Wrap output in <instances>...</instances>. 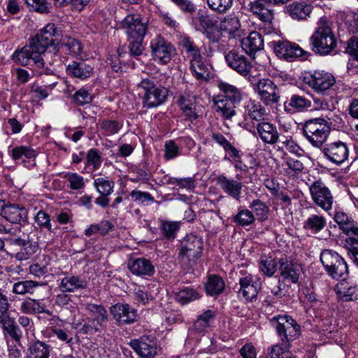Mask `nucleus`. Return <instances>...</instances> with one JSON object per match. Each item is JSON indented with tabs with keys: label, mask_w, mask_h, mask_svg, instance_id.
Instances as JSON below:
<instances>
[{
	"label": "nucleus",
	"mask_w": 358,
	"mask_h": 358,
	"mask_svg": "<svg viewBox=\"0 0 358 358\" xmlns=\"http://www.w3.org/2000/svg\"><path fill=\"white\" fill-rule=\"evenodd\" d=\"M241 100V90L236 86L225 83V119L236 114V108Z\"/></svg>",
	"instance_id": "nucleus-18"
},
{
	"label": "nucleus",
	"mask_w": 358,
	"mask_h": 358,
	"mask_svg": "<svg viewBox=\"0 0 358 358\" xmlns=\"http://www.w3.org/2000/svg\"><path fill=\"white\" fill-rule=\"evenodd\" d=\"M202 238L194 234L187 235L182 241L178 258L187 268L192 267L201 257L203 250Z\"/></svg>",
	"instance_id": "nucleus-5"
},
{
	"label": "nucleus",
	"mask_w": 358,
	"mask_h": 358,
	"mask_svg": "<svg viewBox=\"0 0 358 358\" xmlns=\"http://www.w3.org/2000/svg\"><path fill=\"white\" fill-rule=\"evenodd\" d=\"M66 70L69 75L82 80L90 78L93 73V68L84 61L73 62Z\"/></svg>",
	"instance_id": "nucleus-32"
},
{
	"label": "nucleus",
	"mask_w": 358,
	"mask_h": 358,
	"mask_svg": "<svg viewBox=\"0 0 358 358\" xmlns=\"http://www.w3.org/2000/svg\"><path fill=\"white\" fill-rule=\"evenodd\" d=\"M323 153L331 162L341 164L348 159L349 150L345 143L337 141L328 144L323 149Z\"/></svg>",
	"instance_id": "nucleus-16"
},
{
	"label": "nucleus",
	"mask_w": 358,
	"mask_h": 358,
	"mask_svg": "<svg viewBox=\"0 0 358 358\" xmlns=\"http://www.w3.org/2000/svg\"><path fill=\"white\" fill-rule=\"evenodd\" d=\"M120 28L129 39H143L148 31V20L139 13H130L122 20Z\"/></svg>",
	"instance_id": "nucleus-7"
},
{
	"label": "nucleus",
	"mask_w": 358,
	"mask_h": 358,
	"mask_svg": "<svg viewBox=\"0 0 358 358\" xmlns=\"http://www.w3.org/2000/svg\"><path fill=\"white\" fill-rule=\"evenodd\" d=\"M271 2L268 0H255L250 1V9L261 21L271 24L273 19V10L270 8Z\"/></svg>",
	"instance_id": "nucleus-22"
},
{
	"label": "nucleus",
	"mask_w": 358,
	"mask_h": 358,
	"mask_svg": "<svg viewBox=\"0 0 358 358\" xmlns=\"http://www.w3.org/2000/svg\"><path fill=\"white\" fill-rule=\"evenodd\" d=\"M60 34L53 23L48 24L35 36L31 38L29 43L20 50H15L12 59L22 66L34 65L36 73L42 75L51 71L50 66L55 64L57 59H52V55L46 52L47 48L54 44V37ZM54 57L57 55L54 54Z\"/></svg>",
	"instance_id": "nucleus-1"
},
{
	"label": "nucleus",
	"mask_w": 358,
	"mask_h": 358,
	"mask_svg": "<svg viewBox=\"0 0 358 358\" xmlns=\"http://www.w3.org/2000/svg\"><path fill=\"white\" fill-rule=\"evenodd\" d=\"M242 187V183L239 181L225 179V192L237 201L240 199Z\"/></svg>",
	"instance_id": "nucleus-56"
},
{
	"label": "nucleus",
	"mask_w": 358,
	"mask_h": 358,
	"mask_svg": "<svg viewBox=\"0 0 358 358\" xmlns=\"http://www.w3.org/2000/svg\"><path fill=\"white\" fill-rule=\"evenodd\" d=\"M245 114L251 120L257 122H264V117L267 115L266 110L261 103L250 100L245 107Z\"/></svg>",
	"instance_id": "nucleus-36"
},
{
	"label": "nucleus",
	"mask_w": 358,
	"mask_h": 358,
	"mask_svg": "<svg viewBox=\"0 0 358 358\" xmlns=\"http://www.w3.org/2000/svg\"><path fill=\"white\" fill-rule=\"evenodd\" d=\"M241 45L247 54L252 55L264 48V40L258 31H252L241 41Z\"/></svg>",
	"instance_id": "nucleus-28"
},
{
	"label": "nucleus",
	"mask_w": 358,
	"mask_h": 358,
	"mask_svg": "<svg viewBox=\"0 0 358 358\" xmlns=\"http://www.w3.org/2000/svg\"><path fill=\"white\" fill-rule=\"evenodd\" d=\"M289 344L284 343L277 344L271 348L269 355L271 358H292L291 352L289 351Z\"/></svg>",
	"instance_id": "nucleus-52"
},
{
	"label": "nucleus",
	"mask_w": 358,
	"mask_h": 358,
	"mask_svg": "<svg viewBox=\"0 0 358 358\" xmlns=\"http://www.w3.org/2000/svg\"><path fill=\"white\" fill-rule=\"evenodd\" d=\"M303 81L317 93H324L336 83L334 76L324 71H315L313 73H307L303 77Z\"/></svg>",
	"instance_id": "nucleus-9"
},
{
	"label": "nucleus",
	"mask_w": 358,
	"mask_h": 358,
	"mask_svg": "<svg viewBox=\"0 0 358 358\" xmlns=\"http://www.w3.org/2000/svg\"><path fill=\"white\" fill-rule=\"evenodd\" d=\"M87 281L81 275H73L66 274L61 279L59 289L62 292H75L78 290L85 289L87 288Z\"/></svg>",
	"instance_id": "nucleus-23"
},
{
	"label": "nucleus",
	"mask_w": 358,
	"mask_h": 358,
	"mask_svg": "<svg viewBox=\"0 0 358 358\" xmlns=\"http://www.w3.org/2000/svg\"><path fill=\"white\" fill-rule=\"evenodd\" d=\"M257 129L260 138L265 143L273 145L278 141V131L273 124L268 122H259Z\"/></svg>",
	"instance_id": "nucleus-27"
},
{
	"label": "nucleus",
	"mask_w": 358,
	"mask_h": 358,
	"mask_svg": "<svg viewBox=\"0 0 358 358\" xmlns=\"http://www.w3.org/2000/svg\"><path fill=\"white\" fill-rule=\"evenodd\" d=\"M225 32L229 34V39L241 40L243 31L241 28V23L237 16L235 15H229L225 17Z\"/></svg>",
	"instance_id": "nucleus-34"
},
{
	"label": "nucleus",
	"mask_w": 358,
	"mask_h": 358,
	"mask_svg": "<svg viewBox=\"0 0 358 358\" xmlns=\"http://www.w3.org/2000/svg\"><path fill=\"white\" fill-rule=\"evenodd\" d=\"M223 20H220V24L217 22H212L211 24H207L206 34L208 38L213 42H218L222 36V23Z\"/></svg>",
	"instance_id": "nucleus-55"
},
{
	"label": "nucleus",
	"mask_w": 358,
	"mask_h": 358,
	"mask_svg": "<svg viewBox=\"0 0 358 358\" xmlns=\"http://www.w3.org/2000/svg\"><path fill=\"white\" fill-rule=\"evenodd\" d=\"M73 99L78 105L83 106L91 103L93 95L89 90L81 88L74 94Z\"/></svg>",
	"instance_id": "nucleus-59"
},
{
	"label": "nucleus",
	"mask_w": 358,
	"mask_h": 358,
	"mask_svg": "<svg viewBox=\"0 0 358 358\" xmlns=\"http://www.w3.org/2000/svg\"><path fill=\"white\" fill-rule=\"evenodd\" d=\"M205 289L208 295L218 296L224 290V280L217 275H210L205 285Z\"/></svg>",
	"instance_id": "nucleus-41"
},
{
	"label": "nucleus",
	"mask_w": 358,
	"mask_h": 358,
	"mask_svg": "<svg viewBox=\"0 0 358 358\" xmlns=\"http://www.w3.org/2000/svg\"><path fill=\"white\" fill-rule=\"evenodd\" d=\"M334 219L348 238H358V224L351 217L343 211H337Z\"/></svg>",
	"instance_id": "nucleus-21"
},
{
	"label": "nucleus",
	"mask_w": 358,
	"mask_h": 358,
	"mask_svg": "<svg viewBox=\"0 0 358 358\" xmlns=\"http://www.w3.org/2000/svg\"><path fill=\"white\" fill-rule=\"evenodd\" d=\"M138 87L143 90V104L144 107L154 108L163 103L168 96L166 88L157 86L148 79H143Z\"/></svg>",
	"instance_id": "nucleus-6"
},
{
	"label": "nucleus",
	"mask_w": 358,
	"mask_h": 358,
	"mask_svg": "<svg viewBox=\"0 0 358 358\" xmlns=\"http://www.w3.org/2000/svg\"><path fill=\"white\" fill-rule=\"evenodd\" d=\"M190 68L199 79H206L209 76V68L205 64L202 57L190 62Z\"/></svg>",
	"instance_id": "nucleus-46"
},
{
	"label": "nucleus",
	"mask_w": 358,
	"mask_h": 358,
	"mask_svg": "<svg viewBox=\"0 0 358 358\" xmlns=\"http://www.w3.org/2000/svg\"><path fill=\"white\" fill-rule=\"evenodd\" d=\"M345 247L350 257L358 266V238H347L345 239Z\"/></svg>",
	"instance_id": "nucleus-61"
},
{
	"label": "nucleus",
	"mask_w": 358,
	"mask_h": 358,
	"mask_svg": "<svg viewBox=\"0 0 358 358\" xmlns=\"http://www.w3.org/2000/svg\"><path fill=\"white\" fill-rule=\"evenodd\" d=\"M64 177L69 182L70 188L73 190H78L85 187L83 177L77 173H67Z\"/></svg>",
	"instance_id": "nucleus-58"
},
{
	"label": "nucleus",
	"mask_w": 358,
	"mask_h": 358,
	"mask_svg": "<svg viewBox=\"0 0 358 358\" xmlns=\"http://www.w3.org/2000/svg\"><path fill=\"white\" fill-rule=\"evenodd\" d=\"M42 285L34 280L18 281L13 285L12 292L19 295L31 294L38 286Z\"/></svg>",
	"instance_id": "nucleus-40"
},
{
	"label": "nucleus",
	"mask_w": 358,
	"mask_h": 358,
	"mask_svg": "<svg viewBox=\"0 0 358 358\" xmlns=\"http://www.w3.org/2000/svg\"><path fill=\"white\" fill-rule=\"evenodd\" d=\"M115 183L107 177L94 179V186L101 195H110L113 192Z\"/></svg>",
	"instance_id": "nucleus-45"
},
{
	"label": "nucleus",
	"mask_w": 358,
	"mask_h": 358,
	"mask_svg": "<svg viewBox=\"0 0 358 358\" xmlns=\"http://www.w3.org/2000/svg\"><path fill=\"white\" fill-rule=\"evenodd\" d=\"M101 156L100 152L96 149H90L86 155V164L92 166L94 171L98 169L101 164Z\"/></svg>",
	"instance_id": "nucleus-57"
},
{
	"label": "nucleus",
	"mask_w": 358,
	"mask_h": 358,
	"mask_svg": "<svg viewBox=\"0 0 358 358\" xmlns=\"http://www.w3.org/2000/svg\"><path fill=\"white\" fill-rule=\"evenodd\" d=\"M150 48L154 58L163 64L171 61L175 52L171 43L161 36H157L151 41Z\"/></svg>",
	"instance_id": "nucleus-12"
},
{
	"label": "nucleus",
	"mask_w": 358,
	"mask_h": 358,
	"mask_svg": "<svg viewBox=\"0 0 358 358\" xmlns=\"http://www.w3.org/2000/svg\"><path fill=\"white\" fill-rule=\"evenodd\" d=\"M235 220L241 225L248 226L255 221V217L251 211L243 210L236 215Z\"/></svg>",
	"instance_id": "nucleus-64"
},
{
	"label": "nucleus",
	"mask_w": 358,
	"mask_h": 358,
	"mask_svg": "<svg viewBox=\"0 0 358 358\" xmlns=\"http://www.w3.org/2000/svg\"><path fill=\"white\" fill-rule=\"evenodd\" d=\"M34 222L40 228L52 231V227L50 222V217L48 213L43 210H39L34 217Z\"/></svg>",
	"instance_id": "nucleus-60"
},
{
	"label": "nucleus",
	"mask_w": 358,
	"mask_h": 358,
	"mask_svg": "<svg viewBox=\"0 0 358 358\" xmlns=\"http://www.w3.org/2000/svg\"><path fill=\"white\" fill-rule=\"evenodd\" d=\"M279 270L282 277L293 283H296L299 278V269L287 257H282L278 260Z\"/></svg>",
	"instance_id": "nucleus-29"
},
{
	"label": "nucleus",
	"mask_w": 358,
	"mask_h": 358,
	"mask_svg": "<svg viewBox=\"0 0 358 358\" xmlns=\"http://www.w3.org/2000/svg\"><path fill=\"white\" fill-rule=\"evenodd\" d=\"M310 192L315 203L328 211L331 209L334 197L330 189L321 180L315 181L310 186Z\"/></svg>",
	"instance_id": "nucleus-11"
},
{
	"label": "nucleus",
	"mask_w": 358,
	"mask_h": 358,
	"mask_svg": "<svg viewBox=\"0 0 358 358\" xmlns=\"http://www.w3.org/2000/svg\"><path fill=\"white\" fill-rule=\"evenodd\" d=\"M331 128L326 120L314 118L306 120L302 126V133L315 148H320L327 141Z\"/></svg>",
	"instance_id": "nucleus-2"
},
{
	"label": "nucleus",
	"mask_w": 358,
	"mask_h": 358,
	"mask_svg": "<svg viewBox=\"0 0 358 358\" xmlns=\"http://www.w3.org/2000/svg\"><path fill=\"white\" fill-rule=\"evenodd\" d=\"M179 45L182 47L189 62L199 59L201 55L199 48L194 44L189 37L182 36L180 38Z\"/></svg>",
	"instance_id": "nucleus-39"
},
{
	"label": "nucleus",
	"mask_w": 358,
	"mask_h": 358,
	"mask_svg": "<svg viewBox=\"0 0 358 358\" xmlns=\"http://www.w3.org/2000/svg\"><path fill=\"white\" fill-rule=\"evenodd\" d=\"M278 264L270 256L262 255L260 258L259 268L268 276H272L274 274Z\"/></svg>",
	"instance_id": "nucleus-50"
},
{
	"label": "nucleus",
	"mask_w": 358,
	"mask_h": 358,
	"mask_svg": "<svg viewBox=\"0 0 358 358\" xmlns=\"http://www.w3.org/2000/svg\"><path fill=\"white\" fill-rule=\"evenodd\" d=\"M241 289L239 294L242 295L246 301H252L257 296L261 289V282L259 278L248 275L239 280Z\"/></svg>",
	"instance_id": "nucleus-17"
},
{
	"label": "nucleus",
	"mask_w": 358,
	"mask_h": 358,
	"mask_svg": "<svg viewBox=\"0 0 358 358\" xmlns=\"http://www.w3.org/2000/svg\"><path fill=\"white\" fill-rule=\"evenodd\" d=\"M100 128L104 135L111 136L120 131L122 124L115 120H103L101 123Z\"/></svg>",
	"instance_id": "nucleus-54"
},
{
	"label": "nucleus",
	"mask_w": 358,
	"mask_h": 358,
	"mask_svg": "<svg viewBox=\"0 0 358 358\" xmlns=\"http://www.w3.org/2000/svg\"><path fill=\"white\" fill-rule=\"evenodd\" d=\"M250 208H252L259 220L264 221L268 219L269 208L261 200L255 199L252 201Z\"/></svg>",
	"instance_id": "nucleus-47"
},
{
	"label": "nucleus",
	"mask_w": 358,
	"mask_h": 358,
	"mask_svg": "<svg viewBox=\"0 0 358 358\" xmlns=\"http://www.w3.org/2000/svg\"><path fill=\"white\" fill-rule=\"evenodd\" d=\"M51 346L45 342L36 340L29 343L27 358H49Z\"/></svg>",
	"instance_id": "nucleus-31"
},
{
	"label": "nucleus",
	"mask_w": 358,
	"mask_h": 358,
	"mask_svg": "<svg viewBox=\"0 0 358 358\" xmlns=\"http://www.w3.org/2000/svg\"><path fill=\"white\" fill-rule=\"evenodd\" d=\"M320 262L327 273L333 278L345 280L348 278V264L336 252L329 249L323 250L320 254Z\"/></svg>",
	"instance_id": "nucleus-4"
},
{
	"label": "nucleus",
	"mask_w": 358,
	"mask_h": 358,
	"mask_svg": "<svg viewBox=\"0 0 358 358\" xmlns=\"http://www.w3.org/2000/svg\"><path fill=\"white\" fill-rule=\"evenodd\" d=\"M313 7L304 1L294 2L285 8V12L292 19L302 20L306 19L312 12Z\"/></svg>",
	"instance_id": "nucleus-26"
},
{
	"label": "nucleus",
	"mask_w": 358,
	"mask_h": 358,
	"mask_svg": "<svg viewBox=\"0 0 358 358\" xmlns=\"http://www.w3.org/2000/svg\"><path fill=\"white\" fill-rule=\"evenodd\" d=\"M178 103L180 109L190 120H196L198 117L194 112V103L189 97L180 96L178 100Z\"/></svg>",
	"instance_id": "nucleus-48"
},
{
	"label": "nucleus",
	"mask_w": 358,
	"mask_h": 358,
	"mask_svg": "<svg viewBox=\"0 0 358 358\" xmlns=\"http://www.w3.org/2000/svg\"><path fill=\"white\" fill-rule=\"evenodd\" d=\"M28 7L41 14L50 12L51 4L46 0H24Z\"/></svg>",
	"instance_id": "nucleus-53"
},
{
	"label": "nucleus",
	"mask_w": 358,
	"mask_h": 358,
	"mask_svg": "<svg viewBox=\"0 0 358 358\" xmlns=\"http://www.w3.org/2000/svg\"><path fill=\"white\" fill-rule=\"evenodd\" d=\"M327 224L326 219L320 215L309 216L303 223V228L312 234H316L322 231Z\"/></svg>",
	"instance_id": "nucleus-37"
},
{
	"label": "nucleus",
	"mask_w": 358,
	"mask_h": 358,
	"mask_svg": "<svg viewBox=\"0 0 358 358\" xmlns=\"http://www.w3.org/2000/svg\"><path fill=\"white\" fill-rule=\"evenodd\" d=\"M85 309L92 316V318L97 320V323H106L108 321V313L102 305L91 303L83 304Z\"/></svg>",
	"instance_id": "nucleus-42"
},
{
	"label": "nucleus",
	"mask_w": 358,
	"mask_h": 358,
	"mask_svg": "<svg viewBox=\"0 0 358 358\" xmlns=\"http://www.w3.org/2000/svg\"><path fill=\"white\" fill-rule=\"evenodd\" d=\"M19 310L24 314L35 315L45 313L49 316L52 315V312L47 308L42 300H36L32 298L24 299L20 303Z\"/></svg>",
	"instance_id": "nucleus-24"
},
{
	"label": "nucleus",
	"mask_w": 358,
	"mask_h": 358,
	"mask_svg": "<svg viewBox=\"0 0 358 358\" xmlns=\"http://www.w3.org/2000/svg\"><path fill=\"white\" fill-rule=\"evenodd\" d=\"M276 55L286 60H293L306 55L307 52L298 45L287 41L272 42Z\"/></svg>",
	"instance_id": "nucleus-14"
},
{
	"label": "nucleus",
	"mask_w": 358,
	"mask_h": 358,
	"mask_svg": "<svg viewBox=\"0 0 358 358\" xmlns=\"http://www.w3.org/2000/svg\"><path fill=\"white\" fill-rule=\"evenodd\" d=\"M254 85L255 92L259 96L261 101L266 105H272L279 101V90L271 79H259Z\"/></svg>",
	"instance_id": "nucleus-10"
},
{
	"label": "nucleus",
	"mask_w": 358,
	"mask_h": 358,
	"mask_svg": "<svg viewBox=\"0 0 358 358\" xmlns=\"http://www.w3.org/2000/svg\"><path fill=\"white\" fill-rule=\"evenodd\" d=\"M199 298V294L190 287H184L176 294V299L181 304H187Z\"/></svg>",
	"instance_id": "nucleus-51"
},
{
	"label": "nucleus",
	"mask_w": 358,
	"mask_h": 358,
	"mask_svg": "<svg viewBox=\"0 0 358 358\" xmlns=\"http://www.w3.org/2000/svg\"><path fill=\"white\" fill-rule=\"evenodd\" d=\"M243 152L225 139V159L233 164L236 169L244 170L246 166L242 161Z\"/></svg>",
	"instance_id": "nucleus-33"
},
{
	"label": "nucleus",
	"mask_w": 358,
	"mask_h": 358,
	"mask_svg": "<svg viewBox=\"0 0 358 358\" xmlns=\"http://www.w3.org/2000/svg\"><path fill=\"white\" fill-rule=\"evenodd\" d=\"M130 347L141 358H153L158 351L156 341L149 336H143L129 342Z\"/></svg>",
	"instance_id": "nucleus-13"
},
{
	"label": "nucleus",
	"mask_w": 358,
	"mask_h": 358,
	"mask_svg": "<svg viewBox=\"0 0 358 358\" xmlns=\"http://www.w3.org/2000/svg\"><path fill=\"white\" fill-rule=\"evenodd\" d=\"M180 227V222L162 220L160 230L163 236L169 241L176 238L178 231Z\"/></svg>",
	"instance_id": "nucleus-43"
},
{
	"label": "nucleus",
	"mask_w": 358,
	"mask_h": 358,
	"mask_svg": "<svg viewBox=\"0 0 358 358\" xmlns=\"http://www.w3.org/2000/svg\"><path fill=\"white\" fill-rule=\"evenodd\" d=\"M114 319L120 324H131L136 320V310L127 303H117L110 308Z\"/></svg>",
	"instance_id": "nucleus-19"
},
{
	"label": "nucleus",
	"mask_w": 358,
	"mask_h": 358,
	"mask_svg": "<svg viewBox=\"0 0 358 358\" xmlns=\"http://www.w3.org/2000/svg\"><path fill=\"white\" fill-rule=\"evenodd\" d=\"M278 322L276 331L284 343L289 344L290 341L296 339L300 335V326L289 315H278L274 317Z\"/></svg>",
	"instance_id": "nucleus-8"
},
{
	"label": "nucleus",
	"mask_w": 358,
	"mask_h": 358,
	"mask_svg": "<svg viewBox=\"0 0 358 358\" xmlns=\"http://www.w3.org/2000/svg\"><path fill=\"white\" fill-rule=\"evenodd\" d=\"M0 214L12 224H22L27 220V210L22 205L17 203L10 202L4 203L1 208Z\"/></svg>",
	"instance_id": "nucleus-15"
},
{
	"label": "nucleus",
	"mask_w": 358,
	"mask_h": 358,
	"mask_svg": "<svg viewBox=\"0 0 358 358\" xmlns=\"http://www.w3.org/2000/svg\"><path fill=\"white\" fill-rule=\"evenodd\" d=\"M12 158L15 161L20 160L25 166H31L35 164L34 160L36 156V152L28 146H19L14 148L11 152Z\"/></svg>",
	"instance_id": "nucleus-30"
},
{
	"label": "nucleus",
	"mask_w": 358,
	"mask_h": 358,
	"mask_svg": "<svg viewBox=\"0 0 358 358\" xmlns=\"http://www.w3.org/2000/svg\"><path fill=\"white\" fill-rule=\"evenodd\" d=\"M37 250V245L33 243L28 244L25 248H20L15 254V258L19 261H24L29 259Z\"/></svg>",
	"instance_id": "nucleus-62"
},
{
	"label": "nucleus",
	"mask_w": 358,
	"mask_h": 358,
	"mask_svg": "<svg viewBox=\"0 0 358 358\" xmlns=\"http://www.w3.org/2000/svg\"><path fill=\"white\" fill-rule=\"evenodd\" d=\"M0 325L4 332L8 334L12 339L19 342L22 337V331L16 324L15 319L10 315L0 319Z\"/></svg>",
	"instance_id": "nucleus-35"
},
{
	"label": "nucleus",
	"mask_w": 358,
	"mask_h": 358,
	"mask_svg": "<svg viewBox=\"0 0 358 358\" xmlns=\"http://www.w3.org/2000/svg\"><path fill=\"white\" fill-rule=\"evenodd\" d=\"M64 46L67 48L69 54L73 56L80 55L83 50L80 42L76 38H69L64 43Z\"/></svg>",
	"instance_id": "nucleus-63"
},
{
	"label": "nucleus",
	"mask_w": 358,
	"mask_h": 358,
	"mask_svg": "<svg viewBox=\"0 0 358 358\" xmlns=\"http://www.w3.org/2000/svg\"><path fill=\"white\" fill-rule=\"evenodd\" d=\"M312 49L320 55L329 54L336 45V41L327 22L320 19L310 38Z\"/></svg>",
	"instance_id": "nucleus-3"
},
{
	"label": "nucleus",
	"mask_w": 358,
	"mask_h": 358,
	"mask_svg": "<svg viewBox=\"0 0 358 358\" xmlns=\"http://www.w3.org/2000/svg\"><path fill=\"white\" fill-rule=\"evenodd\" d=\"M225 61L231 69L241 76H247L251 69V64L245 57L239 54L235 50H230L225 55Z\"/></svg>",
	"instance_id": "nucleus-20"
},
{
	"label": "nucleus",
	"mask_w": 358,
	"mask_h": 358,
	"mask_svg": "<svg viewBox=\"0 0 358 358\" xmlns=\"http://www.w3.org/2000/svg\"><path fill=\"white\" fill-rule=\"evenodd\" d=\"M215 315L210 310H207L198 316L194 322L192 329L198 333L205 331L210 326V321L214 317Z\"/></svg>",
	"instance_id": "nucleus-44"
},
{
	"label": "nucleus",
	"mask_w": 358,
	"mask_h": 358,
	"mask_svg": "<svg viewBox=\"0 0 358 358\" xmlns=\"http://www.w3.org/2000/svg\"><path fill=\"white\" fill-rule=\"evenodd\" d=\"M129 270L136 275L152 276L155 273V267L150 260L145 258H136L129 260Z\"/></svg>",
	"instance_id": "nucleus-25"
},
{
	"label": "nucleus",
	"mask_w": 358,
	"mask_h": 358,
	"mask_svg": "<svg viewBox=\"0 0 358 358\" xmlns=\"http://www.w3.org/2000/svg\"><path fill=\"white\" fill-rule=\"evenodd\" d=\"M288 106L298 111H303L311 107V101L304 96L294 94L290 97Z\"/></svg>",
	"instance_id": "nucleus-49"
},
{
	"label": "nucleus",
	"mask_w": 358,
	"mask_h": 358,
	"mask_svg": "<svg viewBox=\"0 0 358 358\" xmlns=\"http://www.w3.org/2000/svg\"><path fill=\"white\" fill-rule=\"evenodd\" d=\"M336 291L339 299L343 301L358 300V286H348L345 283H340L336 287Z\"/></svg>",
	"instance_id": "nucleus-38"
}]
</instances>
